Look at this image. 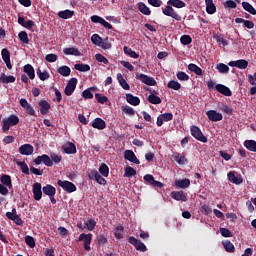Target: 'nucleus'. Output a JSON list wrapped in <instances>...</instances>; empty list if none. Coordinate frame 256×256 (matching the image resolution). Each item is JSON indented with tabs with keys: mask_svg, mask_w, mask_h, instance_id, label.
Masks as SVG:
<instances>
[{
	"mask_svg": "<svg viewBox=\"0 0 256 256\" xmlns=\"http://www.w3.org/2000/svg\"><path fill=\"white\" fill-rule=\"evenodd\" d=\"M1 56H2L3 62L10 61V52L6 48L2 49Z\"/></svg>",
	"mask_w": 256,
	"mask_h": 256,
	"instance_id": "obj_63",
	"label": "nucleus"
},
{
	"mask_svg": "<svg viewBox=\"0 0 256 256\" xmlns=\"http://www.w3.org/2000/svg\"><path fill=\"white\" fill-rule=\"evenodd\" d=\"M16 81V78L13 75H5V73H2L1 77H0V82L3 84H10V83H14Z\"/></svg>",
	"mask_w": 256,
	"mask_h": 256,
	"instance_id": "obj_37",
	"label": "nucleus"
},
{
	"mask_svg": "<svg viewBox=\"0 0 256 256\" xmlns=\"http://www.w3.org/2000/svg\"><path fill=\"white\" fill-rule=\"evenodd\" d=\"M57 186L61 187L66 193H74L77 191V187L68 180H57Z\"/></svg>",
	"mask_w": 256,
	"mask_h": 256,
	"instance_id": "obj_3",
	"label": "nucleus"
},
{
	"mask_svg": "<svg viewBox=\"0 0 256 256\" xmlns=\"http://www.w3.org/2000/svg\"><path fill=\"white\" fill-rule=\"evenodd\" d=\"M206 3V13L207 14H214L217 11V8L214 5L213 0H205Z\"/></svg>",
	"mask_w": 256,
	"mask_h": 256,
	"instance_id": "obj_34",
	"label": "nucleus"
},
{
	"mask_svg": "<svg viewBox=\"0 0 256 256\" xmlns=\"http://www.w3.org/2000/svg\"><path fill=\"white\" fill-rule=\"evenodd\" d=\"M191 136L202 143H208V138L204 136L203 132L196 125H192L190 128Z\"/></svg>",
	"mask_w": 256,
	"mask_h": 256,
	"instance_id": "obj_2",
	"label": "nucleus"
},
{
	"mask_svg": "<svg viewBox=\"0 0 256 256\" xmlns=\"http://www.w3.org/2000/svg\"><path fill=\"white\" fill-rule=\"evenodd\" d=\"M90 41H92L94 46H97L100 45V43L104 40L99 36V34H93L92 37H90Z\"/></svg>",
	"mask_w": 256,
	"mask_h": 256,
	"instance_id": "obj_55",
	"label": "nucleus"
},
{
	"mask_svg": "<svg viewBox=\"0 0 256 256\" xmlns=\"http://www.w3.org/2000/svg\"><path fill=\"white\" fill-rule=\"evenodd\" d=\"M63 53L67 56H75L81 57V52L77 49V47H68L63 50Z\"/></svg>",
	"mask_w": 256,
	"mask_h": 256,
	"instance_id": "obj_25",
	"label": "nucleus"
},
{
	"mask_svg": "<svg viewBox=\"0 0 256 256\" xmlns=\"http://www.w3.org/2000/svg\"><path fill=\"white\" fill-rule=\"evenodd\" d=\"M96 221L94 219H88L87 222H85V227L89 232H92L96 227Z\"/></svg>",
	"mask_w": 256,
	"mask_h": 256,
	"instance_id": "obj_51",
	"label": "nucleus"
},
{
	"mask_svg": "<svg viewBox=\"0 0 256 256\" xmlns=\"http://www.w3.org/2000/svg\"><path fill=\"white\" fill-rule=\"evenodd\" d=\"M123 51L125 55H128L129 57L133 59H138L140 57L134 50H132L129 46H124Z\"/></svg>",
	"mask_w": 256,
	"mask_h": 256,
	"instance_id": "obj_42",
	"label": "nucleus"
},
{
	"mask_svg": "<svg viewBox=\"0 0 256 256\" xmlns=\"http://www.w3.org/2000/svg\"><path fill=\"white\" fill-rule=\"evenodd\" d=\"M88 178L90 180H96V182L100 185H106V180L103 176L100 175V173L97 170H91L88 173Z\"/></svg>",
	"mask_w": 256,
	"mask_h": 256,
	"instance_id": "obj_11",
	"label": "nucleus"
},
{
	"mask_svg": "<svg viewBox=\"0 0 256 256\" xmlns=\"http://www.w3.org/2000/svg\"><path fill=\"white\" fill-rule=\"evenodd\" d=\"M244 145L248 151L256 152V142L254 140H247Z\"/></svg>",
	"mask_w": 256,
	"mask_h": 256,
	"instance_id": "obj_45",
	"label": "nucleus"
},
{
	"mask_svg": "<svg viewBox=\"0 0 256 256\" xmlns=\"http://www.w3.org/2000/svg\"><path fill=\"white\" fill-rule=\"evenodd\" d=\"M49 158L51 159V161L55 164H59L62 160L63 157L55 154V153H51V155L49 156Z\"/></svg>",
	"mask_w": 256,
	"mask_h": 256,
	"instance_id": "obj_61",
	"label": "nucleus"
},
{
	"mask_svg": "<svg viewBox=\"0 0 256 256\" xmlns=\"http://www.w3.org/2000/svg\"><path fill=\"white\" fill-rule=\"evenodd\" d=\"M24 73L28 75L30 80H34L36 77V73L34 71V68L31 64H25L24 65Z\"/></svg>",
	"mask_w": 256,
	"mask_h": 256,
	"instance_id": "obj_29",
	"label": "nucleus"
},
{
	"mask_svg": "<svg viewBox=\"0 0 256 256\" xmlns=\"http://www.w3.org/2000/svg\"><path fill=\"white\" fill-rule=\"evenodd\" d=\"M33 151H34V148H33V145L31 144H24V145H21L19 148V153L25 156L32 155Z\"/></svg>",
	"mask_w": 256,
	"mask_h": 256,
	"instance_id": "obj_20",
	"label": "nucleus"
},
{
	"mask_svg": "<svg viewBox=\"0 0 256 256\" xmlns=\"http://www.w3.org/2000/svg\"><path fill=\"white\" fill-rule=\"evenodd\" d=\"M91 241H92V234L91 233H82L80 234L78 238V242H83L84 243V250L85 251H90L91 250Z\"/></svg>",
	"mask_w": 256,
	"mask_h": 256,
	"instance_id": "obj_4",
	"label": "nucleus"
},
{
	"mask_svg": "<svg viewBox=\"0 0 256 256\" xmlns=\"http://www.w3.org/2000/svg\"><path fill=\"white\" fill-rule=\"evenodd\" d=\"M2 123H3L2 130L4 133H6L7 131L10 130V127H14L18 125L19 117L12 114L10 115V117L3 119Z\"/></svg>",
	"mask_w": 256,
	"mask_h": 256,
	"instance_id": "obj_1",
	"label": "nucleus"
},
{
	"mask_svg": "<svg viewBox=\"0 0 256 256\" xmlns=\"http://www.w3.org/2000/svg\"><path fill=\"white\" fill-rule=\"evenodd\" d=\"M124 159L126 161H130L136 165H140V160L137 159L135 152H133L132 150H125Z\"/></svg>",
	"mask_w": 256,
	"mask_h": 256,
	"instance_id": "obj_15",
	"label": "nucleus"
},
{
	"mask_svg": "<svg viewBox=\"0 0 256 256\" xmlns=\"http://www.w3.org/2000/svg\"><path fill=\"white\" fill-rule=\"evenodd\" d=\"M224 250L227 253H234L235 252V246L231 243L229 240L223 241Z\"/></svg>",
	"mask_w": 256,
	"mask_h": 256,
	"instance_id": "obj_41",
	"label": "nucleus"
},
{
	"mask_svg": "<svg viewBox=\"0 0 256 256\" xmlns=\"http://www.w3.org/2000/svg\"><path fill=\"white\" fill-rule=\"evenodd\" d=\"M228 65L229 67H237L240 70H245L246 68H248L249 63L247 60L240 59V60L230 61Z\"/></svg>",
	"mask_w": 256,
	"mask_h": 256,
	"instance_id": "obj_14",
	"label": "nucleus"
},
{
	"mask_svg": "<svg viewBox=\"0 0 256 256\" xmlns=\"http://www.w3.org/2000/svg\"><path fill=\"white\" fill-rule=\"evenodd\" d=\"M74 69L76 71H80V72H88L91 71V67L88 64H75L74 65Z\"/></svg>",
	"mask_w": 256,
	"mask_h": 256,
	"instance_id": "obj_44",
	"label": "nucleus"
},
{
	"mask_svg": "<svg viewBox=\"0 0 256 256\" xmlns=\"http://www.w3.org/2000/svg\"><path fill=\"white\" fill-rule=\"evenodd\" d=\"M99 174H101L103 177H108L109 176V166L106 165L105 163H102L100 168H98Z\"/></svg>",
	"mask_w": 256,
	"mask_h": 256,
	"instance_id": "obj_47",
	"label": "nucleus"
},
{
	"mask_svg": "<svg viewBox=\"0 0 256 256\" xmlns=\"http://www.w3.org/2000/svg\"><path fill=\"white\" fill-rule=\"evenodd\" d=\"M96 46L101 47V48H103L105 50L111 49V43L108 41V39L103 40L100 43V45H96Z\"/></svg>",
	"mask_w": 256,
	"mask_h": 256,
	"instance_id": "obj_64",
	"label": "nucleus"
},
{
	"mask_svg": "<svg viewBox=\"0 0 256 256\" xmlns=\"http://www.w3.org/2000/svg\"><path fill=\"white\" fill-rule=\"evenodd\" d=\"M6 217L8 220L14 221L16 225H23V220L16 212V208H12V212H6Z\"/></svg>",
	"mask_w": 256,
	"mask_h": 256,
	"instance_id": "obj_12",
	"label": "nucleus"
},
{
	"mask_svg": "<svg viewBox=\"0 0 256 256\" xmlns=\"http://www.w3.org/2000/svg\"><path fill=\"white\" fill-rule=\"evenodd\" d=\"M167 4H168V6L175 7L177 9H182V8L186 7V3L181 0H169L167 2Z\"/></svg>",
	"mask_w": 256,
	"mask_h": 256,
	"instance_id": "obj_32",
	"label": "nucleus"
},
{
	"mask_svg": "<svg viewBox=\"0 0 256 256\" xmlns=\"http://www.w3.org/2000/svg\"><path fill=\"white\" fill-rule=\"evenodd\" d=\"M188 70H190L198 76H203V70L196 64H188Z\"/></svg>",
	"mask_w": 256,
	"mask_h": 256,
	"instance_id": "obj_39",
	"label": "nucleus"
},
{
	"mask_svg": "<svg viewBox=\"0 0 256 256\" xmlns=\"http://www.w3.org/2000/svg\"><path fill=\"white\" fill-rule=\"evenodd\" d=\"M216 70H218L220 74H228V72H230L228 65L223 63L216 64Z\"/></svg>",
	"mask_w": 256,
	"mask_h": 256,
	"instance_id": "obj_43",
	"label": "nucleus"
},
{
	"mask_svg": "<svg viewBox=\"0 0 256 256\" xmlns=\"http://www.w3.org/2000/svg\"><path fill=\"white\" fill-rule=\"evenodd\" d=\"M77 84H78V79L77 78H70L69 82H67V85L65 87V95L66 96H72L75 88H77Z\"/></svg>",
	"mask_w": 256,
	"mask_h": 256,
	"instance_id": "obj_6",
	"label": "nucleus"
},
{
	"mask_svg": "<svg viewBox=\"0 0 256 256\" xmlns=\"http://www.w3.org/2000/svg\"><path fill=\"white\" fill-rule=\"evenodd\" d=\"M123 232H124V227L122 225L116 226L115 232H114L115 238L118 240L123 239V234H122Z\"/></svg>",
	"mask_w": 256,
	"mask_h": 256,
	"instance_id": "obj_50",
	"label": "nucleus"
},
{
	"mask_svg": "<svg viewBox=\"0 0 256 256\" xmlns=\"http://www.w3.org/2000/svg\"><path fill=\"white\" fill-rule=\"evenodd\" d=\"M92 127L97 130H104L106 128V122L100 117H97L92 122Z\"/></svg>",
	"mask_w": 256,
	"mask_h": 256,
	"instance_id": "obj_22",
	"label": "nucleus"
},
{
	"mask_svg": "<svg viewBox=\"0 0 256 256\" xmlns=\"http://www.w3.org/2000/svg\"><path fill=\"white\" fill-rule=\"evenodd\" d=\"M180 43H182L184 46H188L192 43V38L189 35H183L180 37Z\"/></svg>",
	"mask_w": 256,
	"mask_h": 256,
	"instance_id": "obj_56",
	"label": "nucleus"
},
{
	"mask_svg": "<svg viewBox=\"0 0 256 256\" xmlns=\"http://www.w3.org/2000/svg\"><path fill=\"white\" fill-rule=\"evenodd\" d=\"M19 39H20L22 44H24V45H28L29 44V38H28L27 32L21 31L19 33Z\"/></svg>",
	"mask_w": 256,
	"mask_h": 256,
	"instance_id": "obj_52",
	"label": "nucleus"
},
{
	"mask_svg": "<svg viewBox=\"0 0 256 256\" xmlns=\"http://www.w3.org/2000/svg\"><path fill=\"white\" fill-rule=\"evenodd\" d=\"M136 174H137V171L133 167L128 166L125 168L124 177L131 178L133 176H136Z\"/></svg>",
	"mask_w": 256,
	"mask_h": 256,
	"instance_id": "obj_46",
	"label": "nucleus"
},
{
	"mask_svg": "<svg viewBox=\"0 0 256 256\" xmlns=\"http://www.w3.org/2000/svg\"><path fill=\"white\" fill-rule=\"evenodd\" d=\"M62 150L67 155H74L77 153V147L73 144V142H68L65 145H62Z\"/></svg>",
	"mask_w": 256,
	"mask_h": 256,
	"instance_id": "obj_19",
	"label": "nucleus"
},
{
	"mask_svg": "<svg viewBox=\"0 0 256 256\" xmlns=\"http://www.w3.org/2000/svg\"><path fill=\"white\" fill-rule=\"evenodd\" d=\"M136 79L138 81H141L144 85L153 87L156 85V81L155 78L149 76V75H145V74H139L136 76Z\"/></svg>",
	"mask_w": 256,
	"mask_h": 256,
	"instance_id": "obj_9",
	"label": "nucleus"
},
{
	"mask_svg": "<svg viewBox=\"0 0 256 256\" xmlns=\"http://www.w3.org/2000/svg\"><path fill=\"white\" fill-rule=\"evenodd\" d=\"M125 97L128 104L133 106L140 105L141 100L137 96H133L131 93H126Z\"/></svg>",
	"mask_w": 256,
	"mask_h": 256,
	"instance_id": "obj_27",
	"label": "nucleus"
},
{
	"mask_svg": "<svg viewBox=\"0 0 256 256\" xmlns=\"http://www.w3.org/2000/svg\"><path fill=\"white\" fill-rule=\"evenodd\" d=\"M95 58L99 63L109 64V60L103 54H96Z\"/></svg>",
	"mask_w": 256,
	"mask_h": 256,
	"instance_id": "obj_62",
	"label": "nucleus"
},
{
	"mask_svg": "<svg viewBox=\"0 0 256 256\" xmlns=\"http://www.w3.org/2000/svg\"><path fill=\"white\" fill-rule=\"evenodd\" d=\"M25 243L30 248H34L36 246V241L34 240L33 236H25Z\"/></svg>",
	"mask_w": 256,
	"mask_h": 256,
	"instance_id": "obj_58",
	"label": "nucleus"
},
{
	"mask_svg": "<svg viewBox=\"0 0 256 256\" xmlns=\"http://www.w3.org/2000/svg\"><path fill=\"white\" fill-rule=\"evenodd\" d=\"M94 98H95V99L97 100V102L100 103V104H104V103H106V102L109 101L108 97H106V96H101L100 93H96V94L94 95Z\"/></svg>",
	"mask_w": 256,
	"mask_h": 256,
	"instance_id": "obj_59",
	"label": "nucleus"
},
{
	"mask_svg": "<svg viewBox=\"0 0 256 256\" xmlns=\"http://www.w3.org/2000/svg\"><path fill=\"white\" fill-rule=\"evenodd\" d=\"M206 116L211 122H220L223 119V115L216 110H208Z\"/></svg>",
	"mask_w": 256,
	"mask_h": 256,
	"instance_id": "obj_13",
	"label": "nucleus"
},
{
	"mask_svg": "<svg viewBox=\"0 0 256 256\" xmlns=\"http://www.w3.org/2000/svg\"><path fill=\"white\" fill-rule=\"evenodd\" d=\"M123 111V113H125L128 116H135L136 112L135 110L128 105L123 106V108L121 109Z\"/></svg>",
	"mask_w": 256,
	"mask_h": 256,
	"instance_id": "obj_54",
	"label": "nucleus"
},
{
	"mask_svg": "<svg viewBox=\"0 0 256 256\" xmlns=\"http://www.w3.org/2000/svg\"><path fill=\"white\" fill-rule=\"evenodd\" d=\"M37 76L39 77L40 81H46L50 78V74L47 71H41L40 68L37 69Z\"/></svg>",
	"mask_w": 256,
	"mask_h": 256,
	"instance_id": "obj_49",
	"label": "nucleus"
},
{
	"mask_svg": "<svg viewBox=\"0 0 256 256\" xmlns=\"http://www.w3.org/2000/svg\"><path fill=\"white\" fill-rule=\"evenodd\" d=\"M20 106L22 107V109L25 110V113L30 115V116H36V110H34V108L32 107V105L30 103H28V101L24 98L20 99L19 101Z\"/></svg>",
	"mask_w": 256,
	"mask_h": 256,
	"instance_id": "obj_10",
	"label": "nucleus"
},
{
	"mask_svg": "<svg viewBox=\"0 0 256 256\" xmlns=\"http://www.w3.org/2000/svg\"><path fill=\"white\" fill-rule=\"evenodd\" d=\"M16 165L20 167L22 173H24L25 175H29V167L26 162L16 161Z\"/></svg>",
	"mask_w": 256,
	"mask_h": 256,
	"instance_id": "obj_48",
	"label": "nucleus"
},
{
	"mask_svg": "<svg viewBox=\"0 0 256 256\" xmlns=\"http://www.w3.org/2000/svg\"><path fill=\"white\" fill-rule=\"evenodd\" d=\"M191 185L190 179H182V180H175V186L179 187L180 189H187Z\"/></svg>",
	"mask_w": 256,
	"mask_h": 256,
	"instance_id": "obj_31",
	"label": "nucleus"
},
{
	"mask_svg": "<svg viewBox=\"0 0 256 256\" xmlns=\"http://www.w3.org/2000/svg\"><path fill=\"white\" fill-rule=\"evenodd\" d=\"M242 8H243V10L248 12V14H251L252 16L256 15V9L249 2L243 1Z\"/></svg>",
	"mask_w": 256,
	"mask_h": 256,
	"instance_id": "obj_33",
	"label": "nucleus"
},
{
	"mask_svg": "<svg viewBox=\"0 0 256 256\" xmlns=\"http://www.w3.org/2000/svg\"><path fill=\"white\" fill-rule=\"evenodd\" d=\"M151 95L148 96L147 101L150 102L152 105H159L162 104V99L158 95V92L155 90H150Z\"/></svg>",
	"mask_w": 256,
	"mask_h": 256,
	"instance_id": "obj_18",
	"label": "nucleus"
},
{
	"mask_svg": "<svg viewBox=\"0 0 256 256\" xmlns=\"http://www.w3.org/2000/svg\"><path fill=\"white\" fill-rule=\"evenodd\" d=\"M168 88L173 89L174 91H179V89H181V84L172 80L168 83Z\"/></svg>",
	"mask_w": 256,
	"mask_h": 256,
	"instance_id": "obj_57",
	"label": "nucleus"
},
{
	"mask_svg": "<svg viewBox=\"0 0 256 256\" xmlns=\"http://www.w3.org/2000/svg\"><path fill=\"white\" fill-rule=\"evenodd\" d=\"M162 14L165 16H168L170 18H173L175 21H181L182 17L181 15H178L176 11H174L172 6L166 5L165 9H162Z\"/></svg>",
	"mask_w": 256,
	"mask_h": 256,
	"instance_id": "obj_8",
	"label": "nucleus"
},
{
	"mask_svg": "<svg viewBox=\"0 0 256 256\" xmlns=\"http://www.w3.org/2000/svg\"><path fill=\"white\" fill-rule=\"evenodd\" d=\"M71 72L72 71L68 66H61L57 69V73L60 74L62 77H69Z\"/></svg>",
	"mask_w": 256,
	"mask_h": 256,
	"instance_id": "obj_40",
	"label": "nucleus"
},
{
	"mask_svg": "<svg viewBox=\"0 0 256 256\" xmlns=\"http://www.w3.org/2000/svg\"><path fill=\"white\" fill-rule=\"evenodd\" d=\"M228 180L231 183H234L236 185H240L243 183V178L236 176L235 172L231 171L227 174Z\"/></svg>",
	"mask_w": 256,
	"mask_h": 256,
	"instance_id": "obj_28",
	"label": "nucleus"
},
{
	"mask_svg": "<svg viewBox=\"0 0 256 256\" xmlns=\"http://www.w3.org/2000/svg\"><path fill=\"white\" fill-rule=\"evenodd\" d=\"M177 78L179 81H189L190 76L187 75L184 71H179L177 73Z\"/></svg>",
	"mask_w": 256,
	"mask_h": 256,
	"instance_id": "obj_60",
	"label": "nucleus"
},
{
	"mask_svg": "<svg viewBox=\"0 0 256 256\" xmlns=\"http://www.w3.org/2000/svg\"><path fill=\"white\" fill-rule=\"evenodd\" d=\"M0 181L2 185L8 187V188H13V183L11 182V176L3 174L0 178Z\"/></svg>",
	"mask_w": 256,
	"mask_h": 256,
	"instance_id": "obj_36",
	"label": "nucleus"
},
{
	"mask_svg": "<svg viewBox=\"0 0 256 256\" xmlns=\"http://www.w3.org/2000/svg\"><path fill=\"white\" fill-rule=\"evenodd\" d=\"M215 90L218 91L220 94L226 96V97H231L232 96L231 89L228 88L225 85L218 84V85L215 86Z\"/></svg>",
	"mask_w": 256,
	"mask_h": 256,
	"instance_id": "obj_21",
	"label": "nucleus"
},
{
	"mask_svg": "<svg viewBox=\"0 0 256 256\" xmlns=\"http://www.w3.org/2000/svg\"><path fill=\"white\" fill-rule=\"evenodd\" d=\"M91 91H95V88L94 87H90L89 89H85L83 92H82V96L84 99H93V94Z\"/></svg>",
	"mask_w": 256,
	"mask_h": 256,
	"instance_id": "obj_53",
	"label": "nucleus"
},
{
	"mask_svg": "<svg viewBox=\"0 0 256 256\" xmlns=\"http://www.w3.org/2000/svg\"><path fill=\"white\" fill-rule=\"evenodd\" d=\"M34 163L35 165H41V163H43L47 167L54 166V162L52 161V159H50V156L46 154H43L42 156H37V158L34 159Z\"/></svg>",
	"mask_w": 256,
	"mask_h": 256,
	"instance_id": "obj_7",
	"label": "nucleus"
},
{
	"mask_svg": "<svg viewBox=\"0 0 256 256\" xmlns=\"http://www.w3.org/2000/svg\"><path fill=\"white\" fill-rule=\"evenodd\" d=\"M234 22H236V24H243V27H245L246 29H254L255 27L253 21L245 20L244 18H236L234 19Z\"/></svg>",
	"mask_w": 256,
	"mask_h": 256,
	"instance_id": "obj_23",
	"label": "nucleus"
},
{
	"mask_svg": "<svg viewBox=\"0 0 256 256\" xmlns=\"http://www.w3.org/2000/svg\"><path fill=\"white\" fill-rule=\"evenodd\" d=\"M171 197L175 201H182V202L187 201V195L183 191H172Z\"/></svg>",
	"mask_w": 256,
	"mask_h": 256,
	"instance_id": "obj_24",
	"label": "nucleus"
},
{
	"mask_svg": "<svg viewBox=\"0 0 256 256\" xmlns=\"http://www.w3.org/2000/svg\"><path fill=\"white\" fill-rule=\"evenodd\" d=\"M138 11L141 12L142 14L149 16L151 14L150 8L146 6L144 2H139L137 4Z\"/></svg>",
	"mask_w": 256,
	"mask_h": 256,
	"instance_id": "obj_35",
	"label": "nucleus"
},
{
	"mask_svg": "<svg viewBox=\"0 0 256 256\" xmlns=\"http://www.w3.org/2000/svg\"><path fill=\"white\" fill-rule=\"evenodd\" d=\"M42 186L39 183L33 184V198L36 201H40L42 199Z\"/></svg>",
	"mask_w": 256,
	"mask_h": 256,
	"instance_id": "obj_17",
	"label": "nucleus"
},
{
	"mask_svg": "<svg viewBox=\"0 0 256 256\" xmlns=\"http://www.w3.org/2000/svg\"><path fill=\"white\" fill-rule=\"evenodd\" d=\"M38 105L40 108L39 111L41 115L46 116L47 114H49V111L51 109V105L49 102H47L46 100H40Z\"/></svg>",
	"mask_w": 256,
	"mask_h": 256,
	"instance_id": "obj_16",
	"label": "nucleus"
},
{
	"mask_svg": "<svg viewBox=\"0 0 256 256\" xmlns=\"http://www.w3.org/2000/svg\"><path fill=\"white\" fill-rule=\"evenodd\" d=\"M57 16H58V18H62V19H64V20H68V19H70V18H73V16H74V11H71V10H69V9H66V10H64V11L58 12V13H57Z\"/></svg>",
	"mask_w": 256,
	"mask_h": 256,
	"instance_id": "obj_30",
	"label": "nucleus"
},
{
	"mask_svg": "<svg viewBox=\"0 0 256 256\" xmlns=\"http://www.w3.org/2000/svg\"><path fill=\"white\" fill-rule=\"evenodd\" d=\"M118 81H119L121 88H123L125 91H129L131 89V87L129 86L126 79H124L123 75L120 73L118 74Z\"/></svg>",
	"mask_w": 256,
	"mask_h": 256,
	"instance_id": "obj_38",
	"label": "nucleus"
},
{
	"mask_svg": "<svg viewBox=\"0 0 256 256\" xmlns=\"http://www.w3.org/2000/svg\"><path fill=\"white\" fill-rule=\"evenodd\" d=\"M128 243H130L131 245L134 246V248H136V250L141 251V252H146L147 251V247L144 243H142L141 240L136 239L135 236H130L128 239Z\"/></svg>",
	"mask_w": 256,
	"mask_h": 256,
	"instance_id": "obj_5",
	"label": "nucleus"
},
{
	"mask_svg": "<svg viewBox=\"0 0 256 256\" xmlns=\"http://www.w3.org/2000/svg\"><path fill=\"white\" fill-rule=\"evenodd\" d=\"M42 191H43L44 195H46L48 197H55V195H56V188L54 186H52L51 184H47L46 186H44L42 188Z\"/></svg>",
	"mask_w": 256,
	"mask_h": 256,
	"instance_id": "obj_26",
	"label": "nucleus"
}]
</instances>
